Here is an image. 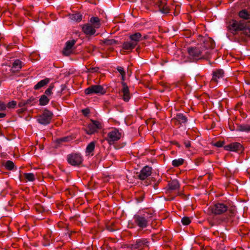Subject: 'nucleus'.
<instances>
[{
	"instance_id": "obj_1",
	"label": "nucleus",
	"mask_w": 250,
	"mask_h": 250,
	"mask_svg": "<svg viewBox=\"0 0 250 250\" xmlns=\"http://www.w3.org/2000/svg\"><path fill=\"white\" fill-rule=\"evenodd\" d=\"M208 210L215 215H220L227 212L230 218L235 216L236 212L235 207L230 206L227 203H215L208 208Z\"/></svg>"
},
{
	"instance_id": "obj_2",
	"label": "nucleus",
	"mask_w": 250,
	"mask_h": 250,
	"mask_svg": "<svg viewBox=\"0 0 250 250\" xmlns=\"http://www.w3.org/2000/svg\"><path fill=\"white\" fill-rule=\"evenodd\" d=\"M153 213L150 211H144L134 215L133 220L135 224L140 228H146L149 223L152 220Z\"/></svg>"
},
{
	"instance_id": "obj_3",
	"label": "nucleus",
	"mask_w": 250,
	"mask_h": 250,
	"mask_svg": "<svg viewBox=\"0 0 250 250\" xmlns=\"http://www.w3.org/2000/svg\"><path fill=\"white\" fill-rule=\"evenodd\" d=\"M123 135V133L121 129L113 128L107 133L106 140L109 144H113L115 142L119 141Z\"/></svg>"
},
{
	"instance_id": "obj_4",
	"label": "nucleus",
	"mask_w": 250,
	"mask_h": 250,
	"mask_svg": "<svg viewBox=\"0 0 250 250\" xmlns=\"http://www.w3.org/2000/svg\"><path fill=\"white\" fill-rule=\"evenodd\" d=\"M129 41L125 43L124 47H135L142 41V35L140 32H135L129 36Z\"/></svg>"
},
{
	"instance_id": "obj_5",
	"label": "nucleus",
	"mask_w": 250,
	"mask_h": 250,
	"mask_svg": "<svg viewBox=\"0 0 250 250\" xmlns=\"http://www.w3.org/2000/svg\"><path fill=\"white\" fill-rule=\"evenodd\" d=\"M86 95L93 94L104 95L106 93L105 89L101 85H92L85 89Z\"/></svg>"
},
{
	"instance_id": "obj_6",
	"label": "nucleus",
	"mask_w": 250,
	"mask_h": 250,
	"mask_svg": "<svg viewBox=\"0 0 250 250\" xmlns=\"http://www.w3.org/2000/svg\"><path fill=\"white\" fill-rule=\"evenodd\" d=\"M53 116V113L47 109H45L42 113L38 116L37 121L38 122L43 125L50 123Z\"/></svg>"
},
{
	"instance_id": "obj_7",
	"label": "nucleus",
	"mask_w": 250,
	"mask_h": 250,
	"mask_svg": "<svg viewBox=\"0 0 250 250\" xmlns=\"http://www.w3.org/2000/svg\"><path fill=\"white\" fill-rule=\"evenodd\" d=\"M68 163L73 166H78L83 162L82 156L78 153H72L67 155Z\"/></svg>"
},
{
	"instance_id": "obj_8",
	"label": "nucleus",
	"mask_w": 250,
	"mask_h": 250,
	"mask_svg": "<svg viewBox=\"0 0 250 250\" xmlns=\"http://www.w3.org/2000/svg\"><path fill=\"white\" fill-rule=\"evenodd\" d=\"M101 123L98 121L91 120L85 130L87 134L91 135L96 132L98 129L102 128Z\"/></svg>"
},
{
	"instance_id": "obj_9",
	"label": "nucleus",
	"mask_w": 250,
	"mask_h": 250,
	"mask_svg": "<svg viewBox=\"0 0 250 250\" xmlns=\"http://www.w3.org/2000/svg\"><path fill=\"white\" fill-rule=\"evenodd\" d=\"M188 122L187 117L182 113H178L171 119V122L175 126L180 127L181 125H185Z\"/></svg>"
},
{
	"instance_id": "obj_10",
	"label": "nucleus",
	"mask_w": 250,
	"mask_h": 250,
	"mask_svg": "<svg viewBox=\"0 0 250 250\" xmlns=\"http://www.w3.org/2000/svg\"><path fill=\"white\" fill-rule=\"evenodd\" d=\"M149 242L147 239L142 238L139 239L132 245V248L134 249H138L142 250L145 248H148Z\"/></svg>"
},
{
	"instance_id": "obj_11",
	"label": "nucleus",
	"mask_w": 250,
	"mask_h": 250,
	"mask_svg": "<svg viewBox=\"0 0 250 250\" xmlns=\"http://www.w3.org/2000/svg\"><path fill=\"white\" fill-rule=\"evenodd\" d=\"M121 92L122 93V97L123 100L125 102H128L131 98V94L129 92V87L126 83H123Z\"/></svg>"
},
{
	"instance_id": "obj_12",
	"label": "nucleus",
	"mask_w": 250,
	"mask_h": 250,
	"mask_svg": "<svg viewBox=\"0 0 250 250\" xmlns=\"http://www.w3.org/2000/svg\"><path fill=\"white\" fill-rule=\"evenodd\" d=\"M224 70L222 69H216L213 72L211 83H218L220 79L224 78Z\"/></svg>"
},
{
	"instance_id": "obj_13",
	"label": "nucleus",
	"mask_w": 250,
	"mask_h": 250,
	"mask_svg": "<svg viewBox=\"0 0 250 250\" xmlns=\"http://www.w3.org/2000/svg\"><path fill=\"white\" fill-rule=\"evenodd\" d=\"M224 148L227 151L237 152L242 149V146L240 143L235 142L226 145L224 147Z\"/></svg>"
},
{
	"instance_id": "obj_14",
	"label": "nucleus",
	"mask_w": 250,
	"mask_h": 250,
	"mask_svg": "<svg viewBox=\"0 0 250 250\" xmlns=\"http://www.w3.org/2000/svg\"><path fill=\"white\" fill-rule=\"evenodd\" d=\"M152 168L148 166H145L140 171L139 175V179L145 180L151 174Z\"/></svg>"
},
{
	"instance_id": "obj_15",
	"label": "nucleus",
	"mask_w": 250,
	"mask_h": 250,
	"mask_svg": "<svg viewBox=\"0 0 250 250\" xmlns=\"http://www.w3.org/2000/svg\"><path fill=\"white\" fill-rule=\"evenodd\" d=\"M244 24H241L236 21H233L230 25V29L234 31H241L244 33Z\"/></svg>"
},
{
	"instance_id": "obj_16",
	"label": "nucleus",
	"mask_w": 250,
	"mask_h": 250,
	"mask_svg": "<svg viewBox=\"0 0 250 250\" xmlns=\"http://www.w3.org/2000/svg\"><path fill=\"white\" fill-rule=\"evenodd\" d=\"M201 48H188V50L189 55L193 58L199 57L201 56L202 50Z\"/></svg>"
},
{
	"instance_id": "obj_17",
	"label": "nucleus",
	"mask_w": 250,
	"mask_h": 250,
	"mask_svg": "<svg viewBox=\"0 0 250 250\" xmlns=\"http://www.w3.org/2000/svg\"><path fill=\"white\" fill-rule=\"evenodd\" d=\"M95 28H94V27H93L92 25L87 24L83 27V31L86 35H92L94 34L96 32Z\"/></svg>"
},
{
	"instance_id": "obj_18",
	"label": "nucleus",
	"mask_w": 250,
	"mask_h": 250,
	"mask_svg": "<svg viewBox=\"0 0 250 250\" xmlns=\"http://www.w3.org/2000/svg\"><path fill=\"white\" fill-rule=\"evenodd\" d=\"M50 81V79L47 78L42 80L41 81L39 82L36 85H34V89L36 90H39L46 86L47 84H48Z\"/></svg>"
},
{
	"instance_id": "obj_19",
	"label": "nucleus",
	"mask_w": 250,
	"mask_h": 250,
	"mask_svg": "<svg viewBox=\"0 0 250 250\" xmlns=\"http://www.w3.org/2000/svg\"><path fill=\"white\" fill-rule=\"evenodd\" d=\"M22 62L20 60H16L12 64L11 70L13 72L19 71L22 68Z\"/></svg>"
},
{
	"instance_id": "obj_20",
	"label": "nucleus",
	"mask_w": 250,
	"mask_h": 250,
	"mask_svg": "<svg viewBox=\"0 0 250 250\" xmlns=\"http://www.w3.org/2000/svg\"><path fill=\"white\" fill-rule=\"evenodd\" d=\"M180 185L177 180H173L168 183V190H176L179 189Z\"/></svg>"
},
{
	"instance_id": "obj_21",
	"label": "nucleus",
	"mask_w": 250,
	"mask_h": 250,
	"mask_svg": "<svg viewBox=\"0 0 250 250\" xmlns=\"http://www.w3.org/2000/svg\"><path fill=\"white\" fill-rule=\"evenodd\" d=\"M95 147V142H91L86 146L85 153L88 155H93V151H94Z\"/></svg>"
},
{
	"instance_id": "obj_22",
	"label": "nucleus",
	"mask_w": 250,
	"mask_h": 250,
	"mask_svg": "<svg viewBox=\"0 0 250 250\" xmlns=\"http://www.w3.org/2000/svg\"><path fill=\"white\" fill-rule=\"evenodd\" d=\"M203 42L204 43L203 47H214L215 45L214 41L209 37L205 38Z\"/></svg>"
},
{
	"instance_id": "obj_23",
	"label": "nucleus",
	"mask_w": 250,
	"mask_h": 250,
	"mask_svg": "<svg viewBox=\"0 0 250 250\" xmlns=\"http://www.w3.org/2000/svg\"><path fill=\"white\" fill-rule=\"evenodd\" d=\"M103 45H114L119 44L118 41L114 39H105L103 41Z\"/></svg>"
},
{
	"instance_id": "obj_24",
	"label": "nucleus",
	"mask_w": 250,
	"mask_h": 250,
	"mask_svg": "<svg viewBox=\"0 0 250 250\" xmlns=\"http://www.w3.org/2000/svg\"><path fill=\"white\" fill-rule=\"evenodd\" d=\"M90 21L94 25V28H98L101 25L100 19L97 17H92L90 20Z\"/></svg>"
},
{
	"instance_id": "obj_25",
	"label": "nucleus",
	"mask_w": 250,
	"mask_h": 250,
	"mask_svg": "<svg viewBox=\"0 0 250 250\" xmlns=\"http://www.w3.org/2000/svg\"><path fill=\"white\" fill-rule=\"evenodd\" d=\"M49 99L45 95H42L41 96L39 100L40 105L44 106L48 104Z\"/></svg>"
},
{
	"instance_id": "obj_26",
	"label": "nucleus",
	"mask_w": 250,
	"mask_h": 250,
	"mask_svg": "<svg viewBox=\"0 0 250 250\" xmlns=\"http://www.w3.org/2000/svg\"><path fill=\"white\" fill-rule=\"evenodd\" d=\"M239 16L240 18L248 20L250 19V14L246 9L240 11Z\"/></svg>"
},
{
	"instance_id": "obj_27",
	"label": "nucleus",
	"mask_w": 250,
	"mask_h": 250,
	"mask_svg": "<svg viewBox=\"0 0 250 250\" xmlns=\"http://www.w3.org/2000/svg\"><path fill=\"white\" fill-rule=\"evenodd\" d=\"M185 160L182 158H178L173 160L172 161V165L174 167H178L182 165L184 163Z\"/></svg>"
},
{
	"instance_id": "obj_28",
	"label": "nucleus",
	"mask_w": 250,
	"mask_h": 250,
	"mask_svg": "<svg viewBox=\"0 0 250 250\" xmlns=\"http://www.w3.org/2000/svg\"><path fill=\"white\" fill-rule=\"evenodd\" d=\"M75 53V48H63L62 53L64 56H69Z\"/></svg>"
},
{
	"instance_id": "obj_29",
	"label": "nucleus",
	"mask_w": 250,
	"mask_h": 250,
	"mask_svg": "<svg viewBox=\"0 0 250 250\" xmlns=\"http://www.w3.org/2000/svg\"><path fill=\"white\" fill-rule=\"evenodd\" d=\"M244 34L248 37H250V21L247 22L244 24Z\"/></svg>"
},
{
	"instance_id": "obj_30",
	"label": "nucleus",
	"mask_w": 250,
	"mask_h": 250,
	"mask_svg": "<svg viewBox=\"0 0 250 250\" xmlns=\"http://www.w3.org/2000/svg\"><path fill=\"white\" fill-rule=\"evenodd\" d=\"M158 5L160 11L163 13H168L169 12V8L167 6H163L162 1H158Z\"/></svg>"
},
{
	"instance_id": "obj_31",
	"label": "nucleus",
	"mask_w": 250,
	"mask_h": 250,
	"mask_svg": "<svg viewBox=\"0 0 250 250\" xmlns=\"http://www.w3.org/2000/svg\"><path fill=\"white\" fill-rule=\"evenodd\" d=\"M24 177L28 181L33 182L35 180V175L32 173H24Z\"/></svg>"
},
{
	"instance_id": "obj_32",
	"label": "nucleus",
	"mask_w": 250,
	"mask_h": 250,
	"mask_svg": "<svg viewBox=\"0 0 250 250\" xmlns=\"http://www.w3.org/2000/svg\"><path fill=\"white\" fill-rule=\"evenodd\" d=\"M71 19L74 21L79 22L82 19V15L79 13L72 14L71 16Z\"/></svg>"
},
{
	"instance_id": "obj_33",
	"label": "nucleus",
	"mask_w": 250,
	"mask_h": 250,
	"mask_svg": "<svg viewBox=\"0 0 250 250\" xmlns=\"http://www.w3.org/2000/svg\"><path fill=\"white\" fill-rule=\"evenodd\" d=\"M238 130L241 131H245V132L250 131V125H241L239 126Z\"/></svg>"
},
{
	"instance_id": "obj_34",
	"label": "nucleus",
	"mask_w": 250,
	"mask_h": 250,
	"mask_svg": "<svg viewBox=\"0 0 250 250\" xmlns=\"http://www.w3.org/2000/svg\"><path fill=\"white\" fill-rule=\"evenodd\" d=\"M4 166L7 169L11 170L13 169L14 164L12 161L8 160L5 162Z\"/></svg>"
},
{
	"instance_id": "obj_35",
	"label": "nucleus",
	"mask_w": 250,
	"mask_h": 250,
	"mask_svg": "<svg viewBox=\"0 0 250 250\" xmlns=\"http://www.w3.org/2000/svg\"><path fill=\"white\" fill-rule=\"evenodd\" d=\"M54 88V85L51 84L47 89H46L44 92V95L46 96H50L52 94V90Z\"/></svg>"
},
{
	"instance_id": "obj_36",
	"label": "nucleus",
	"mask_w": 250,
	"mask_h": 250,
	"mask_svg": "<svg viewBox=\"0 0 250 250\" xmlns=\"http://www.w3.org/2000/svg\"><path fill=\"white\" fill-rule=\"evenodd\" d=\"M182 223L184 225H188L191 223V220L189 217H184L181 220Z\"/></svg>"
},
{
	"instance_id": "obj_37",
	"label": "nucleus",
	"mask_w": 250,
	"mask_h": 250,
	"mask_svg": "<svg viewBox=\"0 0 250 250\" xmlns=\"http://www.w3.org/2000/svg\"><path fill=\"white\" fill-rule=\"evenodd\" d=\"M229 221V217H221L217 221L216 223H228Z\"/></svg>"
},
{
	"instance_id": "obj_38",
	"label": "nucleus",
	"mask_w": 250,
	"mask_h": 250,
	"mask_svg": "<svg viewBox=\"0 0 250 250\" xmlns=\"http://www.w3.org/2000/svg\"><path fill=\"white\" fill-rule=\"evenodd\" d=\"M99 67H91L87 69V72L90 73L99 72Z\"/></svg>"
},
{
	"instance_id": "obj_39",
	"label": "nucleus",
	"mask_w": 250,
	"mask_h": 250,
	"mask_svg": "<svg viewBox=\"0 0 250 250\" xmlns=\"http://www.w3.org/2000/svg\"><path fill=\"white\" fill-rule=\"evenodd\" d=\"M133 48H122L120 49V52L122 54L128 53V52L132 51V49Z\"/></svg>"
},
{
	"instance_id": "obj_40",
	"label": "nucleus",
	"mask_w": 250,
	"mask_h": 250,
	"mask_svg": "<svg viewBox=\"0 0 250 250\" xmlns=\"http://www.w3.org/2000/svg\"><path fill=\"white\" fill-rule=\"evenodd\" d=\"M76 42V41L75 40L68 41L65 43V47H73L75 45Z\"/></svg>"
},
{
	"instance_id": "obj_41",
	"label": "nucleus",
	"mask_w": 250,
	"mask_h": 250,
	"mask_svg": "<svg viewBox=\"0 0 250 250\" xmlns=\"http://www.w3.org/2000/svg\"><path fill=\"white\" fill-rule=\"evenodd\" d=\"M17 104V103L16 101H12L11 102H9L7 105V107L9 108H14Z\"/></svg>"
},
{
	"instance_id": "obj_42",
	"label": "nucleus",
	"mask_w": 250,
	"mask_h": 250,
	"mask_svg": "<svg viewBox=\"0 0 250 250\" xmlns=\"http://www.w3.org/2000/svg\"><path fill=\"white\" fill-rule=\"evenodd\" d=\"M70 140V138L69 137H62L58 140V142L59 143H61L62 142H68Z\"/></svg>"
},
{
	"instance_id": "obj_43",
	"label": "nucleus",
	"mask_w": 250,
	"mask_h": 250,
	"mask_svg": "<svg viewBox=\"0 0 250 250\" xmlns=\"http://www.w3.org/2000/svg\"><path fill=\"white\" fill-rule=\"evenodd\" d=\"M117 70L120 73L121 75H125V72L124 70L123 67L121 66H118L117 67Z\"/></svg>"
},
{
	"instance_id": "obj_44",
	"label": "nucleus",
	"mask_w": 250,
	"mask_h": 250,
	"mask_svg": "<svg viewBox=\"0 0 250 250\" xmlns=\"http://www.w3.org/2000/svg\"><path fill=\"white\" fill-rule=\"evenodd\" d=\"M6 108V104L3 102L0 101V111L4 110Z\"/></svg>"
},
{
	"instance_id": "obj_45",
	"label": "nucleus",
	"mask_w": 250,
	"mask_h": 250,
	"mask_svg": "<svg viewBox=\"0 0 250 250\" xmlns=\"http://www.w3.org/2000/svg\"><path fill=\"white\" fill-rule=\"evenodd\" d=\"M223 145H224V142H222V141H218L214 144V146L218 147H220L223 146Z\"/></svg>"
},
{
	"instance_id": "obj_46",
	"label": "nucleus",
	"mask_w": 250,
	"mask_h": 250,
	"mask_svg": "<svg viewBox=\"0 0 250 250\" xmlns=\"http://www.w3.org/2000/svg\"><path fill=\"white\" fill-rule=\"evenodd\" d=\"M146 40H151V38L149 35H144L142 36V41Z\"/></svg>"
},
{
	"instance_id": "obj_47",
	"label": "nucleus",
	"mask_w": 250,
	"mask_h": 250,
	"mask_svg": "<svg viewBox=\"0 0 250 250\" xmlns=\"http://www.w3.org/2000/svg\"><path fill=\"white\" fill-rule=\"evenodd\" d=\"M184 145L185 146V147L187 148H188L190 147L191 144L190 141H186L184 142Z\"/></svg>"
},
{
	"instance_id": "obj_48",
	"label": "nucleus",
	"mask_w": 250,
	"mask_h": 250,
	"mask_svg": "<svg viewBox=\"0 0 250 250\" xmlns=\"http://www.w3.org/2000/svg\"><path fill=\"white\" fill-rule=\"evenodd\" d=\"M26 105L25 101H21L19 103V106L20 107H24Z\"/></svg>"
},
{
	"instance_id": "obj_49",
	"label": "nucleus",
	"mask_w": 250,
	"mask_h": 250,
	"mask_svg": "<svg viewBox=\"0 0 250 250\" xmlns=\"http://www.w3.org/2000/svg\"><path fill=\"white\" fill-rule=\"evenodd\" d=\"M25 110H26L25 108L22 107V108H21V109H18L17 112L19 114H21V113H23Z\"/></svg>"
},
{
	"instance_id": "obj_50",
	"label": "nucleus",
	"mask_w": 250,
	"mask_h": 250,
	"mask_svg": "<svg viewBox=\"0 0 250 250\" xmlns=\"http://www.w3.org/2000/svg\"><path fill=\"white\" fill-rule=\"evenodd\" d=\"M83 113L84 115H86L89 113V110L87 109L83 110Z\"/></svg>"
},
{
	"instance_id": "obj_51",
	"label": "nucleus",
	"mask_w": 250,
	"mask_h": 250,
	"mask_svg": "<svg viewBox=\"0 0 250 250\" xmlns=\"http://www.w3.org/2000/svg\"><path fill=\"white\" fill-rule=\"evenodd\" d=\"M121 76H122L121 84H122V85L123 86V83H125V75H121Z\"/></svg>"
},
{
	"instance_id": "obj_52",
	"label": "nucleus",
	"mask_w": 250,
	"mask_h": 250,
	"mask_svg": "<svg viewBox=\"0 0 250 250\" xmlns=\"http://www.w3.org/2000/svg\"><path fill=\"white\" fill-rule=\"evenodd\" d=\"M32 102L31 99H29L25 102L26 105L27 104H31Z\"/></svg>"
},
{
	"instance_id": "obj_53",
	"label": "nucleus",
	"mask_w": 250,
	"mask_h": 250,
	"mask_svg": "<svg viewBox=\"0 0 250 250\" xmlns=\"http://www.w3.org/2000/svg\"><path fill=\"white\" fill-rule=\"evenodd\" d=\"M6 116V114L3 113H0V118H4Z\"/></svg>"
},
{
	"instance_id": "obj_54",
	"label": "nucleus",
	"mask_w": 250,
	"mask_h": 250,
	"mask_svg": "<svg viewBox=\"0 0 250 250\" xmlns=\"http://www.w3.org/2000/svg\"><path fill=\"white\" fill-rule=\"evenodd\" d=\"M103 58H107L109 56L108 54L104 55V54H102V55Z\"/></svg>"
},
{
	"instance_id": "obj_55",
	"label": "nucleus",
	"mask_w": 250,
	"mask_h": 250,
	"mask_svg": "<svg viewBox=\"0 0 250 250\" xmlns=\"http://www.w3.org/2000/svg\"><path fill=\"white\" fill-rule=\"evenodd\" d=\"M140 50V48L137 47L136 48V50L137 52H139Z\"/></svg>"
},
{
	"instance_id": "obj_56",
	"label": "nucleus",
	"mask_w": 250,
	"mask_h": 250,
	"mask_svg": "<svg viewBox=\"0 0 250 250\" xmlns=\"http://www.w3.org/2000/svg\"><path fill=\"white\" fill-rule=\"evenodd\" d=\"M108 50L109 52L112 51L113 50V48H109Z\"/></svg>"
},
{
	"instance_id": "obj_57",
	"label": "nucleus",
	"mask_w": 250,
	"mask_h": 250,
	"mask_svg": "<svg viewBox=\"0 0 250 250\" xmlns=\"http://www.w3.org/2000/svg\"><path fill=\"white\" fill-rule=\"evenodd\" d=\"M143 198H144V197H142V199H141V201H143Z\"/></svg>"
}]
</instances>
